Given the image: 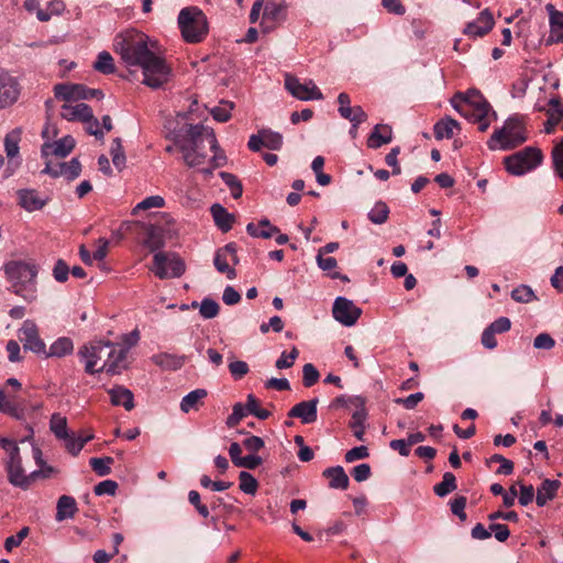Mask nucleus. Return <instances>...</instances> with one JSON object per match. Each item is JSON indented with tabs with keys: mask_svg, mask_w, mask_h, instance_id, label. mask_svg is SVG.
I'll return each instance as SVG.
<instances>
[{
	"mask_svg": "<svg viewBox=\"0 0 563 563\" xmlns=\"http://www.w3.org/2000/svg\"><path fill=\"white\" fill-rule=\"evenodd\" d=\"M147 40L143 33L126 32L115 37L114 49L126 65L142 68L144 85L159 89L168 82L172 69L164 57L148 48Z\"/></svg>",
	"mask_w": 563,
	"mask_h": 563,
	"instance_id": "f257e3e1",
	"label": "nucleus"
},
{
	"mask_svg": "<svg viewBox=\"0 0 563 563\" xmlns=\"http://www.w3.org/2000/svg\"><path fill=\"white\" fill-rule=\"evenodd\" d=\"M203 124H185L183 129L173 132L175 146L183 153V158L188 167H198L205 163L207 154L202 152L203 137H206Z\"/></svg>",
	"mask_w": 563,
	"mask_h": 563,
	"instance_id": "f03ea898",
	"label": "nucleus"
},
{
	"mask_svg": "<svg viewBox=\"0 0 563 563\" xmlns=\"http://www.w3.org/2000/svg\"><path fill=\"white\" fill-rule=\"evenodd\" d=\"M4 273L11 283V290L27 302L36 299V276L38 268L35 264L23 261H11L4 265Z\"/></svg>",
	"mask_w": 563,
	"mask_h": 563,
	"instance_id": "7ed1b4c3",
	"label": "nucleus"
},
{
	"mask_svg": "<svg viewBox=\"0 0 563 563\" xmlns=\"http://www.w3.org/2000/svg\"><path fill=\"white\" fill-rule=\"evenodd\" d=\"M527 141L526 129L522 118L519 115L509 117L504 126L495 130L487 146L489 150H512Z\"/></svg>",
	"mask_w": 563,
	"mask_h": 563,
	"instance_id": "20e7f679",
	"label": "nucleus"
},
{
	"mask_svg": "<svg viewBox=\"0 0 563 563\" xmlns=\"http://www.w3.org/2000/svg\"><path fill=\"white\" fill-rule=\"evenodd\" d=\"M178 25L187 43H200L209 31L207 16L197 7L181 9L178 14Z\"/></svg>",
	"mask_w": 563,
	"mask_h": 563,
	"instance_id": "39448f33",
	"label": "nucleus"
},
{
	"mask_svg": "<svg viewBox=\"0 0 563 563\" xmlns=\"http://www.w3.org/2000/svg\"><path fill=\"white\" fill-rule=\"evenodd\" d=\"M114 351V343L110 341H91L81 345L78 350V356L81 361H85V372L89 375L100 373L97 364L100 361L111 358Z\"/></svg>",
	"mask_w": 563,
	"mask_h": 563,
	"instance_id": "423d86ee",
	"label": "nucleus"
},
{
	"mask_svg": "<svg viewBox=\"0 0 563 563\" xmlns=\"http://www.w3.org/2000/svg\"><path fill=\"white\" fill-rule=\"evenodd\" d=\"M543 161V154L540 148L528 146L512 155L505 157L504 164L506 170L516 176H520L538 167Z\"/></svg>",
	"mask_w": 563,
	"mask_h": 563,
	"instance_id": "0eeeda50",
	"label": "nucleus"
},
{
	"mask_svg": "<svg viewBox=\"0 0 563 563\" xmlns=\"http://www.w3.org/2000/svg\"><path fill=\"white\" fill-rule=\"evenodd\" d=\"M152 271L159 279L178 278L185 273L186 265L176 254L168 257L166 253L157 252L153 257Z\"/></svg>",
	"mask_w": 563,
	"mask_h": 563,
	"instance_id": "6e6552de",
	"label": "nucleus"
},
{
	"mask_svg": "<svg viewBox=\"0 0 563 563\" xmlns=\"http://www.w3.org/2000/svg\"><path fill=\"white\" fill-rule=\"evenodd\" d=\"M287 4L285 0H267L264 5L260 26L264 33H269L286 20Z\"/></svg>",
	"mask_w": 563,
	"mask_h": 563,
	"instance_id": "1a4fd4ad",
	"label": "nucleus"
},
{
	"mask_svg": "<svg viewBox=\"0 0 563 563\" xmlns=\"http://www.w3.org/2000/svg\"><path fill=\"white\" fill-rule=\"evenodd\" d=\"M285 88L292 97L302 101L323 99L321 90L311 79L301 84L297 77L287 74L285 76Z\"/></svg>",
	"mask_w": 563,
	"mask_h": 563,
	"instance_id": "9d476101",
	"label": "nucleus"
},
{
	"mask_svg": "<svg viewBox=\"0 0 563 563\" xmlns=\"http://www.w3.org/2000/svg\"><path fill=\"white\" fill-rule=\"evenodd\" d=\"M21 86L15 77L0 67V110L13 106L20 97Z\"/></svg>",
	"mask_w": 563,
	"mask_h": 563,
	"instance_id": "9b49d317",
	"label": "nucleus"
},
{
	"mask_svg": "<svg viewBox=\"0 0 563 563\" xmlns=\"http://www.w3.org/2000/svg\"><path fill=\"white\" fill-rule=\"evenodd\" d=\"M332 314L341 324L352 327L362 316V309L345 297H336L332 307Z\"/></svg>",
	"mask_w": 563,
	"mask_h": 563,
	"instance_id": "f8f14e48",
	"label": "nucleus"
},
{
	"mask_svg": "<svg viewBox=\"0 0 563 563\" xmlns=\"http://www.w3.org/2000/svg\"><path fill=\"white\" fill-rule=\"evenodd\" d=\"M5 468L8 472V481L11 485L22 489H27L30 487L32 477L24 473L19 446H14L11 450Z\"/></svg>",
	"mask_w": 563,
	"mask_h": 563,
	"instance_id": "ddd939ff",
	"label": "nucleus"
},
{
	"mask_svg": "<svg viewBox=\"0 0 563 563\" xmlns=\"http://www.w3.org/2000/svg\"><path fill=\"white\" fill-rule=\"evenodd\" d=\"M284 139L279 132L271 129H261L257 134H252L247 142V147L252 152H260L262 147L271 151H279L283 147Z\"/></svg>",
	"mask_w": 563,
	"mask_h": 563,
	"instance_id": "4468645a",
	"label": "nucleus"
},
{
	"mask_svg": "<svg viewBox=\"0 0 563 563\" xmlns=\"http://www.w3.org/2000/svg\"><path fill=\"white\" fill-rule=\"evenodd\" d=\"M19 339L23 343L25 351H31L35 354L46 353V345L38 335V329L32 320H25L22 328L19 330Z\"/></svg>",
	"mask_w": 563,
	"mask_h": 563,
	"instance_id": "2eb2a0df",
	"label": "nucleus"
},
{
	"mask_svg": "<svg viewBox=\"0 0 563 563\" xmlns=\"http://www.w3.org/2000/svg\"><path fill=\"white\" fill-rule=\"evenodd\" d=\"M134 225H140L145 229L146 236L143 243L151 252L161 250L164 246L165 240L163 230L154 224H144L140 221H124L120 227V231L128 232Z\"/></svg>",
	"mask_w": 563,
	"mask_h": 563,
	"instance_id": "dca6fc26",
	"label": "nucleus"
},
{
	"mask_svg": "<svg viewBox=\"0 0 563 563\" xmlns=\"http://www.w3.org/2000/svg\"><path fill=\"white\" fill-rule=\"evenodd\" d=\"M495 25L493 13L489 9H484L476 21L468 22L463 29V34L470 37H483L488 34Z\"/></svg>",
	"mask_w": 563,
	"mask_h": 563,
	"instance_id": "f3484780",
	"label": "nucleus"
},
{
	"mask_svg": "<svg viewBox=\"0 0 563 563\" xmlns=\"http://www.w3.org/2000/svg\"><path fill=\"white\" fill-rule=\"evenodd\" d=\"M60 117L67 121H80L84 123H93L99 125L98 119L93 115L92 109L87 103H78L76 106L64 104L62 107Z\"/></svg>",
	"mask_w": 563,
	"mask_h": 563,
	"instance_id": "a211bd4d",
	"label": "nucleus"
},
{
	"mask_svg": "<svg viewBox=\"0 0 563 563\" xmlns=\"http://www.w3.org/2000/svg\"><path fill=\"white\" fill-rule=\"evenodd\" d=\"M76 141L73 136L66 135L54 143L45 142L41 147V154L44 158L51 155L64 158L75 148Z\"/></svg>",
	"mask_w": 563,
	"mask_h": 563,
	"instance_id": "6ab92c4d",
	"label": "nucleus"
},
{
	"mask_svg": "<svg viewBox=\"0 0 563 563\" xmlns=\"http://www.w3.org/2000/svg\"><path fill=\"white\" fill-rule=\"evenodd\" d=\"M318 404L319 398L317 397L307 401H300L288 411V417L299 418L305 424L313 423L318 418Z\"/></svg>",
	"mask_w": 563,
	"mask_h": 563,
	"instance_id": "aec40b11",
	"label": "nucleus"
},
{
	"mask_svg": "<svg viewBox=\"0 0 563 563\" xmlns=\"http://www.w3.org/2000/svg\"><path fill=\"white\" fill-rule=\"evenodd\" d=\"M545 9L550 22V35L545 40V44L563 43V12L558 11L552 3H548Z\"/></svg>",
	"mask_w": 563,
	"mask_h": 563,
	"instance_id": "412c9836",
	"label": "nucleus"
},
{
	"mask_svg": "<svg viewBox=\"0 0 563 563\" xmlns=\"http://www.w3.org/2000/svg\"><path fill=\"white\" fill-rule=\"evenodd\" d=\"M126 356L128 349H123L119 344H114V351L111 358L106 360L104 363L99 367V371H104L110 375H120L126 369Z\"/></svg>",
	"mask_w": 563,
	"mask_h": 563,
	"instance_id": "4be33fe9",
	"label": "nucleus"
},
{
	"mask_svg": "<svg viewBox=\"0 0 563 563\" xmlns=\"http://www.w3.org/2000/svg\"><path fill=\"white\" fill-rule=\"evenodd\" d=\"M482 92L478 89L471 88L465 92L457 91L453 95L450 100L453 109L460 114H467L468 108L473 100H479L482 97Z\"/></svg>",
	"mask_w": 563,
	"mask_h": 563,
	"instance_id": "5701e85b",
	"label": "nucleus"
},
{
	"mask_svg": "<svg viewBox=\"0 0 563 563\" xmlns=\"http://www.w3.org/2000/svg\"><path fill=\"white\" fill-rule=\"evenodd\" d=\"M18 197L19 205L29 212L42 209L47 202V197H41L34 189H20Z\"/></svg>",
	"mask_w": 563,
	"mask_h": 563,
	"instance_id": "b1692460",
	"label": "nucleus"
},
{
	"mask_svg": "<svg viewBox=\"0 0 563 563\" xmlns=\"http://www.w3.org/2000/svg\"><path fill=\"white\" fill-rule=\"evenodd\" d=\"M108 394L113 406H123L128 411L132 410L135 406L133 393L122 385H115L109 388Z\"/></svg>",
	"mask_w": 563,
	"mask_h": 563,
	"instance_id": "393cba45",
	"label": "nucleus"
},
{
	"mask_svg": "<svg viewBox=\"0 0 563 563\" xmlns=\"http://www.w3.org/2000/svg\"><path fill=\"white\" fill-rule=\"evenodd\" d=\"M393 140V129L389 124H376L368 135L367 146L369 148H379L390 143Z\"/></svg>",
	"mask_w": 563,
	"mask_h": 563,
	"instance_id": "a878e982",
	"label": "nucleus"
},
{
	"mask_svg": "<svg viewBox=\"0 0 563 563\" xmlns=\"http://www.w3.org/2000/svg\"><path fill=\"white\" fill-rule=\"evenodd\" d=\"M561 487V482L558 479H544L537 488L536 503L539 507L547 505L549 500L556 497L558 490Z\"/></svg>",
	"mask_w": 563,
	"mask_h": 563,
	"instance_id": "bb28decb",
	"label": "nucleus"
},
{
	"mask_svg": "<svg viewBox=\"0 0 563 563\" xmlns=\"http://www.w3.org/2000/svg\"><path fill=\"white\" fill-rule=\"evenodd\" d=\"M550 109L547 111L548 120L544 123V132L551 134L554 132L555 126L563 119V102L559 97L549 100Z\"/></svg>",
	"mask_w": 563,
	"mask_h": 563,
	"instance_id": "cd10ccee",
	"label": "nucleus"
},
{
	"mask_svg": "<svg viewBox=\"0 0 563 563\" xmlns=\"http://www.w3.org/2000/svg\"><path fill=\"white\" fill-rule=\"evenodd\" d=\"M322 475L329 479L330 488L345 490L349 487V476L340 465L325 468Z\"/></svg>",
	"mask_w": 563,
	"mask_h": 563,
	"instance_id": "c85d7f7f",
	"label": "nucleus"
},
{
	"mask_svg": "<svg viewBox=\"0 0 563 563\" xmlns=\"http://www.w3.org/2000/svg\"><path fill=\"white\" fill-rule=\"evenodd\" d=\"M78 508L77 503L74 497L68 495H62L56 505V521H64L66 519H71L76 515Z\"/></svg>",
	"mask_w": 563,
	"mask_h": 563,
	"instance_id": "c756f323",
	"label": "nucleus"
},
{
	"mask_svg": "<svg viewBox=\"0 0 563 563\" xmlns=\"http://www.w3.org/2000/svg\"><path fill=\"white\" fill-rule=\"evenodd\" d=\"M213 221L216 225L222 231V232H229L232 229V225L234 223V216L228 210L221 206L220 203H214L210 208Z\"/></svg>",
	"mask_w": 563,
	"mask_h": 563,
	"instance_id": "7c9ffc66",
	"label": "nucleus"
},
{
	"mask_svg": "<svg viewBox=\"0 0 563 563\" xmlns=\"http://www.w3.org/2000/svg\"><path fill=\"white\" fill-rule=\"evenodd\" d=\"M207 395L208 391L205 388L191 390L183 397L180 401V410L185 413H188L190 410H198Z\"/></svg>",
	"mask_w": 563,
	"mask_h": 563,
	"instance_id": "2f4dec72",
	"label": "nucleus"
},
{
	"mask_svg": "<svg viewBox=\"0 0 563 563\" xmlns=\"http://www.w3.org/2000/svg\"><path fill=\"white\" fill-rule=\"evenodd\" d=\"M153 362L163 369L176 371L183 367L186 357L169 353H159L152 357Z\"/></svg>",
	"mask_w": 563,
	"mask_h": 563,
	"instance_id": "473e14b6",
	"label": "nucleus"
},
{
	"mask_svg": "<svg viewBox=\"0 0 563 563\" xmlns=\"http://www.w3.org/2000/svg\"><path fill=\"white\" fill-rule=\"evenodd\" d=\"M206 139L210 144V150L213 152V156L210 159L212 168L224 166L227 164V156L219 146L213 129L210 128V130H206Z\"/></svg>",
	"mask_w": 563,
	"mask_h": 563,
	"instance_id": "72a5a7b5",
	"label": "nucleus"
},
{
	"mask_svg": "<svg viewBox=\"0 0 563 563\" xmlns=\"http://www.w3.org/2000/svg\"><path fill=\"white\" fill-rule=\"evenodd\" d=\"M453 129L460 130V123L453 118L446 115L434 124V137L437 140L451 139L454 134Z\"/></svg>",
	"mask_w": 563,
	"mask_h": 563,
	"instance_id": "f704fd0d",
	"label": "nucleus"
},
{
	"mask_svg": "<svg viewBox=\"0 0 563 563\" xmlns=\"http://www.w3.org/2000/svg\"><path fill=\"white\" fill-rule=\"evenodd\" d=\"M74 351V342L70 338L62 336L53 342L45 357H64L70 355Z\"/></svg>",
	"mask_w": 563,
	"mask_h": 563,
	"instance_id": "c9c22d12",
	"label": "nucleus"
},
{
	"mask_svg": "<svg viewBox=\"0 0 563 563\" xmlns=\"http://www.w3.org/2000/svg\"><path fill=\"white\" fill-rule=\"evenodd\" d=\"M468 106L467 114H461L468 120L487 118L492 111V107L484 96H482L479 100H473Z\"/></svg>",
	"mask_w": 563,
	"mask_h": 563,
	"instance_id": "e433bc0d",
	"label": "nucleus"
},
{
	"mask_svg": "<svg viewBox=\"0 0 563 563\" xmlns=\"http://www.w3.org/2000/svg\"><path fill=\"white\" fill-rule=\"evenodd\" d=\"M367 417V412L365 409V405L363 407L357 408L356 411L352 415V420L350 421V428L353 430L354 437L360 440L364 441V433H365V420Z\"/></svg>",
	"mask_w": 563,
	"mask_h": 563,
	"instance_id": "4c0bfd02",
	"label": "nucleus"
},
{
	"mask_svg": "<svg viewBox=\"0 0 563 563\" xmlns=\"http://www.w3.org/2000/svg\"><path fill=\"white\" fill-rule=\"evenodd\" d=\"M457 488L456 477L451 472H445L442 482L433 486V492L438 497H445Z\"/></svg>",
	"mask_w": 563,
	"mask_h": 563,
	"instance_id": "58836bf2",
	"label": "nucleus"
},
{
	"mask_svg": "<svg viewBox=\"0 0 563 563\" xmlns=\"http://www.w3.org/2000/svg\"><path fill=\"white\" fill-rule=\"evenodd\" d=\"M93 69L103 74L110 75L115 71V65L113 57L107 51L100 52L97 56L96 62L93 63Z\"/></svg>",
	"mask_w": 563,
	"mask_h": 563,
	"instance_id": "ea45409f",
	"label": "nucleus"
},
{
	"mask_svg": "<svg viewBox=\"0 0 563 563\" xmlns=\"http://www.w3.org/2000/svg\"><path fill=\"white\" fill-rule=\"evenodd\" d=\"M219 176L223 180V183L229 187L231 196L234 199L241 198L243 194V186L239 178L234 174H231L229 172H220Z\"/></svg>",
	"mask_w": 563,
	"mask_h": 563,
	"instance_id": "a19ab883",
	"label": "nucleus"
},
{
	"mask_svg": "<svg viewBox=\"0 0 563 563\" xmlns=\"http://www.w3.org/2000/svg\"><path fill=\"white\" fill-rule=\"evenodd\" d=\"M214 267L219 273H223L227 275L229 279H234L236 277V272L233 267H230L228 264L227 255L223 253L221 249L216 252L213 258Z\"/></svg>",
	"mask_w": 563,
	"mask_h": 563,
	"instance_id": "79ce46f5",
	"label": "nucleus"
},
{
	"mask_svg": "<svg viewBox=\"0 0 563 563\" xmlns=\"http://www.w3.org/2000/svg\"><path fill=\"white\" fill-rule=\"evenodd\" d=\"M21 130L15 129L4 137V148L8 158L12 159L19 154V142H20Z\"/></svg>",
	"mask_w": 563,
	"mask_h": 563,
	"instance_id": "37998d69",
	"label": "nucleus"
},
{
	"mask_svg": "<svg viewBox=\"0 0 563 563\" xmlns=\"http://www.w3.org/2000/svg\"><path fill=\"white\" fill-rule=\"evenodd\" d=\"M49 428L57 439L68 437L67 419L59 413H53L49 421Z\"/></svg>",
	"mask_w": 563,
	"mask_h": 563,
	"instance_id": "c03bdc74",
	"label": "nucleus"
},
{
	"mask_svg": "<svg viewBox=\"0 0 563 563\" xmlns=\"http://www.w3.org/2000/svg\"><path fill=\"white\" fill-rule=\"evenodd\" d=\"M233 107V102L221 100L220 106L210 109V114L218 122H227L231 119V111Z\"/></svg>",
	"mask_w": 563,
	"mask_h": 563,
	"instance_id": "a18cd8bd",
	"label": "nucleus"
},
{
	"mask_svg": "<svg viewBox=\"0 0 563 563\" xmlns=\"http://www.w3.org/2000/svg\"><path fill=\"white\" fill-rule=\"evenodd\" d=\"M240 489L249 495H255L258 488L257 479L249 472L242 471L239 474Z\"/></svg>",
	"mask_w": 563,
	"mask_h": 563,
	"instance_id": "49530a36",
	"label": "nucleus"
},
{
	"mask_svg": "<svg viewBox=\"0 0 563 563\" xmlns=\"http://www.w3.org/2000/svg\"><path fill=\"white\" fill-rule=\"evenodd\" d=\"M114 460L111 456L91 457L89 464L99 476H107L111 473V465Z\"/></svg>",
	"mask_w": 563,
	"mask_h": 563,
	"instance_id": "de8ad7c7",
	"label": "nucleus"
},
{
	"mask_svg": "<svg viewBox=\"0 0 563 563\" xmlns=\"http://www.w3.org/2000/svg\"><path fill=\"white\" fill-rule=\"evenodd\" d=\"M389 208L384 201L375 203L374 208L368 212V219L375 224H383L387 221Z\"/></svg>",
	"mask_w": 563,
	"mask_h": 563,
	"instance_id": "09e8293b",
	"label": "nucleus"
},
{
	"mask_svg": "<svg viewBox=\"0 0 563 563\" xmlns=\"http://www.w3.org/2000/svg\"><path fill=\"white\" fill-rule=\"evenodd\" d=\"M220 306L212 298H203L199 305V313L203 319H212L219 314Z\"/></svg>",
	"mask_w": 563,
	"mask_h": 563,
	"instance_id": "8fccbe9b",
	"label": "nucleus"
},
{
	"mask_svg": "<svg viewBox=\"0 0 563 563\" xmlns=\"http://www.w3.org/2000/svg\"><path fill=\"white\" fill-rule=\"evenodd\" d=\"M63 176L73 181L80 176L81 164L77 157H73L69 162L62 163Z\"/></svg>",
	"mask_w": 563,
	"mask_h": 563,
	"instance_id": "3c124183",
	"label": "nucleus"
},
{
	"mask_svg": "<svg viewBox=\"0 0 563 563\" xmlns=\"http://www.w3.org/2000/svg\"><path fill=\"white\" fill-rule=\"evenodd\" d=\"M110 154L112 156V163L113 165L119 169L122 170V168L125 165V154L123 151V146L121 143L120 137H115L112 141L111 151Z\"/></svg>",
	"mask_w": 563,
	"mask_h": 563,
	"instance_id": "603ef678",
	"label": "nucleus"
},
{
	"mask_svg": "<svg viewBox=\"0 0 563 563\" xmlns=\"http://www.w3.org/2000/svg\"><path fill=\"white\" fill-rule=\"evenodd\" d=\"M165 206V200L162 196H150L139 202L132 210V214H137L141 210H148L152 208H163Z\"/></svg>",
	"mask_w": 563,
	"mask_h": 563,
	"instance_id": "864d4df0",
	"label": "nucleus"
},
{
	"mask_svg": "<svg viewBox=\"0 0 563 563\" xmlns=\"http://www.w3.org/2000/svg\"><path fill=\"white\" fill-rule=\"evenodd\" d=\"M77 84H58L54 87V93L57 99L65 101L76 100Z\"/></svg>",
	"mask_w": 563,
	"mask_h": 563,
	"instance_id": "5fc2aeb1",
	"label": "nucleus"
},
{
	"mask_svg": "<svg viewBox=\"0 0 563 563\" xmlns=\"http://www.w3.org/2000/svg\"><path fill=\"white\" fill-rule=\"evenodd\" d=\"M511 298L517 302L528 303L537 299L531 287L520 285L511 291Z\"/></svg>",
	"mask_w": 563,
	"mask_h": 563,
	"instance_id": "6e6d98bb",
	"label": "nucleus"
},
{
	"mask_svg": "<svg viewBox=\"0 0 563 563\" xmlns=\"http://www.w3.org/2000/svg\"><path fill=\"white\" fill-rule=\"evenodd\" d=\"M551 157L555 174L563 180V139L553 147Z\"/></svg>",
	"mask_w": 563,
	"mask_h": 563,
	"instance_id": "4d7b16f0",
	"label": "nucleus"
},
{
	"mask_svg": "<svg viewBox=\"0 0 563 563\" xmlns=\"http://www.w3.org/2000/svg\"><path fill=\"white\" fill-rule=\"evenodd\" d=\"M76 100H87L96 98L103 99L104 93L101 89L89 88L85 85L77 84Z\"/></svg>",
	"mask_w": 563,
	"mask_h": 563,
	"instance_id": "13d9d810",
	"label": "nucleus"
},
{
	"mask_svg": "<svg viewBox=\"0 0 563 563\" xmlns=\"http://www.w3.org/2000/svg\"><path fill=\"white\" fill-rule=\"evenodd\" d=\"M249 413L246 411L245 406L242 402H236L232 408V413L228 416L225 424L229 428L236 427L240 421L246 417Z\"/></svg>",
	"mask_w": 563,
	"mask_h": 563,
	"instance_id": "bf43d9fd",
	"label": "nucleus"
},
{
	"mask_svg": "<svg viewBox=\"0 0 563 563\" xmlns=\"http://www.w3.org/2000/svg\"><path fill=\"white\" fill-rule=\"evenodd\" d=\"M320 374L316 366L311 363H307L302 367V384L309 388L319 380Z\"/></svg>",
	"mask_w": 563,
	"mask_h": 563,
	"instance_id": "052dcab7",
	"label": "nucleus"
},
{
	"mask_svg": "<svg viewBox=\"0 0 563 563\" xmlns=\"http://www.w3.org/2000/svg\"><path fill=\"white\" fill-rule=\"evenodd\" d=\"M492 462H500L499 468L496 471V474L510 475L514 472V463L512 461L506 459L501 454H494L487 461L486 464L489 465Z\"/></svg>",
	"mask_w": 563,
	"mask_h": 563,
	"instance_id": "680f3d73",
	"label": "nucleus"
},
{
	"mask_svg": "<svg viewBox=\"0 0 563 563\" xmlns=\"http://www.w3.org/2000/svg\"><path fill=\"white\" fill-rule=\"evenodd\" d=\"M466 504L467 498L465 496H457L450 501V508L452 514L455 515L461 521H465L467 518L465 512Z\"/></svg>",
	"mask_w": 563,
	"mask_h": 563,
	"instance_id": "e2e57ef3",
	"label": "nucleus"
},
{
	"mask_svg": "<svg viewBox=\"0 0 563 563\" xmlns=\"http://www.w3.org/2000/svg\"><path fill=\"white\" fill-rule=\"evenodd\" d=\"M298 355H299V351L296 346H292V349L289 353L283 352L280 357L275 363L276 368H278V369L290 368L294 365Z\"/></svg>",
	"mask_w": 563,
	"mask_h": 563,
	"instance_id": "0e129e2a",
	"label": "nucleus"
},
{
	"mask_svg": "<svg viewBox=\"0 0 563 563\" xmlns=\"http://www.w3.org/2000/svg\"><path fill=\"white\" fill-rule=\"evenodd\" d=\"M347 405H353L356 408L363 407L365 405V399L361 396L346 397L345 395L338 396L331 404L332 408L344 407Z\"/></svg>",
	"mask_w": 563,
	"mask_h": 563,
	"instance_id": "69168bd1",
	"label": "nucleus"
},
{
	"mask_svg": "<svg viewBox=\"0 0 563 563\" xmlns=\"http://www.w3.org/2000/svg\"><path fill=\"white\" fill-rule=\"evenodd\" d=\"M188 501H189L190 505H192L195 507L197 512L202 518H208L209 517L210 511H209L207 505L201 503L200 494L197 490H190L188 493Z\"/></svg>",
	"mask_w": 563,
	"mask_h": 563,
	"instance_id": "338daca9",
	"label": "nucleus"
},
{
	"mask_svg": "<svg viewBox=\"0 0 563 563\" xmlns=\"http://www.w3.org/2000/svg\"><path fill=\"white\" fill-rule=\"evenodd\" d=\"M30 528L23 527L16 534L10 536L4 541V549L7 551H12L14 548L19 547L21 542L29 536Z\"/></svg>",
	"mask_w": 563,
	"mask_h": 563,
	"instance_id": "774afa93",
	"label": "nucleus"
}]
</instances>
